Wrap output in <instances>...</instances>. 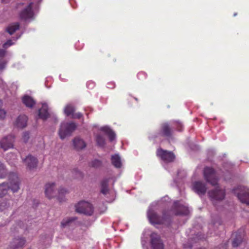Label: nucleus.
Here are the masks:
<instances>
[{
	"instance_id": "58836bf2",
	"label": "nucleus",
	"mask_w": 249,
	"mask_h": 249,
	"mask_svg": "<svg viewBox=\"0 0 249 249\" xmlns=\"http://www.w3.org/2000/svg\"><path fill=\"white\" fill-rule=\"evenodd\" d=\"M6 65V62L4 61H2L0 62V70L2 71L5 69Z\"/></svg>"
},
{
	"instance_id": "412c9836",
	"label": "nucleus",
	"mask_w": 249,
	"mask_h": 249,
	"mask_svg": "<svg viewBox=\"0 0 249 249\" xmlns=\"http://www.w3.org/2000/svg\"><path fill=\"white\" fill-rule=\"evenodd\" d=\"M25 244V240L23 238H15L11 242L10 247L13 249L22 247Z\"/></svg>"
},
{
	"instance_id": "4468645a",
	"label": "nucleus",
	"mask_w": 249,
	"mask_h": 249,
	"mask_svg": "<svg viewBox=\"0 0 249 249\" xmlns=\"http://www.w3.org/2000/svg\"><path fill=\"white\" fill-rule=\"evenodd\" d=\"M10 184H9L10 189L13 192H17L19 189V180L17 175L12 174L10 176Z\"/></svg>"
},
{
	"instance_id": "a19ab883",
	"label": "nucleus",
	"mask_w": 249,
	"mask_h": 249,
	"mask_svg": "<svg viewBox=\"0 0 249 249\" xmlns=\"http://www.w3.org/2000/svg\"><path fill=\"white\" fill-rule=\"evenodd\" d=\"M5 52L3 49H0V57H2L4 55Z\"/></svg>"
},
{
	"instance_id": "a18cd8bd",
	"label": "nucleus",
	"mask_w": 249,
	"mask_h": 249,
	"mask_svg": "<svg viewBox=\"0 0 249 249\" xmlns=\"http://www.w3.org/2000/svg\"><path fill=\"white\" fill-rule=\"evenodd\" d=\"M236 15H237V13H234V15H233L234 16H236Z\"/></svg>"
},
{
	"instance_id": "9b49d317",
	"label": "nucleus",
	"mask_w": 249,
	"mask_h": 249,
	"mask_svg": "<svg viewBox=\"0 0 249 249\" xmlns=\"http://www.w3.org/2000/svg\"><path fill=\"white\" fill-rule=\"evenodd\" d=\"M193 190L199 195H203L207 191L206 185L201 181L194 182L192 184Z\"/></svg>"
},
{
	"instance_id": "5701e85b",
	"label": "nucleus",
	"mask_w": 249,
	"mask_h": 249,
	"mask_svg": "<svg viewBox=\"0 0 249 249\" xmlns=\"http://www.w3.org/2000/svg\"><path fill=\"white\" fill-rule=\"evenodd\" d=\"M100 130L104 132L108 136L110 142L113 141L116 138V134L109 127L107 126L101 127Z\"/></svg>"
},
{
	"instance_id": "20e7f679",
	"label": "nucleus",
	"mask_w": 249,
	"mask_h": 249,
	"mask_svg": "<svg viewBox=\"0 0 249 249\" xmlns=\"http://www.w3.org/2000/svg\"><path fill=\"white\" fill-rule=\"evenodd\" d=\"M225 189L218 186L208 192L209 196L213 203L215 201H220L223 200L225 197Z\"/></svg>"
},
{
	"instance_id": "c756f323",
	"label": "nucleus",
	"mask_w": 249,
	"mask_h": 249,
	"mask_svg": "<svg viewBox=\"0 0 249 249\" xmlns=\"http://www.w3.org/2000/svg\"><path fill=\"white\" fill-rule=\"evenodd\" d=\"M108 182L107 178L104 179L101 182V193L104 195H107L108 192Z\"/></svg>"
},
{
	"instance_id": "4be33fe9",
	"label": "nucleus",
	"mask_w": 249,
	"mask_h": 249,
	"mask_svg": "<svg viewBox=\"0 0 249 249\" xmlns=\"http://www.w3.org/2000/svg\"><path fill=\"white\" fill-rule=\"evenodd\" d=\"M159 135L165 137H170L171 136V130L168 124L164 123L162 124L161 130Z\"/></svg>"
},
{
	"instance_id": "6ab92c4d",
	"label": "nucleus",
	"mask_w": 249,
	"mask_h": 249,
	"mask_svg": "<svg viewBox=\"0 0 249 249\" xmlns=\"http://www.w3.org/2000/svg\"><path fill=\"white\" fill-rule=\"evenodd\" d=\"M73 145L77 150H81L86 147V142L81 138L77 137L73 140Z\"/></svg>"
},
{
	"instance_id": "7c9ffc66",
	"label": "nucleus",
	"mask_w": 249,
	"mask_h": 249,
	"mask_svg": "<svg viewBox=\"0 0 249 249\" xmlns=\"http://www.w3.org/2000/svg\"><path fill=\"white\" fill-rule=\"evenodd\" d=\"M11 206V202L9 200H2L0 201V210L2 211Z\"/></svg>"
},
{
	"instance_id": "473e14b6",
	"label": "nucleus",
	"mask_w": 249,
	"mask_h": 249,
	"mask_svg": "<svg viewBox=\"0 0 249 249\" xmlns=\"http://www.w3.org/2000/svg\"><path fill=\"white\" fill-rule=\"evenodd\" d=\"M7 170L4 164H0V178H4L7 175Z\"/></svg>"
},
{
	"instance_id": "39448f33",
	"label": "nucleus",
	"mask_w": 249,
	"mask_h": 249,
	"mask_svg": "<svg viewBox=\"0 0 249 249\" xmlns=\"http://www.w3.org/2000/svg\"><path fill=\"white\" fill-rule=\"evenodd\" d=\"M205 180L213 186L217 185L218 177L214 170L210 167H205L203 171Z\"/></svg>"
},
{
	"instance_id": "ea45409f",
	"label": "nucleus",
	"mask_w": 249,
	"mask_h": 249,
	"mask_svg": "<svg viewBox=\"0 0 249 249\" xmlns=\"http://www.w3.org/2000/svg\"><path fill=\"white\" fill-rule=\"evenodd\" d=\"M177 129L178 131H181L182 130V124L178 122H177Z\"/></svg>"
},
{
	"instance_id": "0eeeda50",
	"label": "nucleus",
	"mask_w": 249,
	"mask_h": 249,
	"mask_svg": "<svg viewBox=\"0 0 249 249\" xmlns=\"http://www.w3.org/2000/svg\"><path fill=\"white\" fill-rule=\"evenodd\" d=\"M14 140V137L12 135H9L3 137L0 140V148L4 151L13 148Z\"/></svg>"
},
{
	"instance_id": "aec40b11",
	"label": "nucleus",
	"mask_w": 249,
	"mask_h": 249,
	"mask_svg": "<svg viewBox=\"0 0 249 249\" xmlns=\"http://www.w3.org/2000/svg\"><path fill=\"white\" fill-rule=\"evenodd\" d=\"M38 117L39 118L45 120L49 116L48 111V106L46 103L42 104V107L38 110Z\"/></svg>"
},
{
	"instance_id": "bb28decb",
	"label": "nucleus",
	"mask_w": 249,
	"mask_h": 249,
	"mask_svg": "<svg viewBox=\"0 0 249 249\" xmlns=\"http://www.w3.org/2000/svg\"><path fill=\"white\" fill-rule=\"evenodd\" d=\"M9 189L10 187L8 183L3 182L0 184V197L7 194Z\"/></svg>"
},
{
	"instance_id": "2f4dec72",
	"label": "nucleus",
	"mask_w": 249,
	"mask_h": 249,
	"mask_svg": "<svg viewBox=\"0 0 249 249\" xmlns=\"http://www.w3.org/2000/svg\"><path fill=\"white\" fill-rule=\"evenodd\" d=\"M73 107L71 105H68L65 108L64 112L67 116L72 115L74 111Z\"/></svg>"
},
{
	"instance_id": "f257e3e1",
	"label": "nucleus",
	"mask_w": 249,
	"mask_h": 249,
	"mask_svg": "<svg viewBox=\"0 0 249 249\" xmlns=\"http://www.w3.org/2000/svg\"><path fill=\"white\" fill-rule=\"evenodd\" d=\"M170 202V198L166 196L162 197L160 200L153 202L149 207L147 212V216L152 224H163L169 219V216L166 215L165 212L163 213L162 217H160L157 213L158 207L167 205Z\"/></svg>"
},
{
	"instance_id": "b1692460",
	"label": "nucleus",
	"mask_w": 249,
	"mask_h": 249,
	"mask_svg": "<svg viewBox=\"0 0 249 249\" xmlns=\"http://www.w3.org/2000/svg\"><path fill=\"white\" fill-rule=\"evenodd\" d=\"M22 102L26 106L29 107H32L36 103L34 100L28 95H25L22 98Z\"/></svg>"
},
{
	"instance_id": "37998d69",
	"label": "nucleus",
	"mask_w": 249,
	"mask_h": 249,
	"mask_svg": "<svg viewBox=\"0 0 249 249\" xmlns=\"http://www.w3.org/2000/svg\"><path fill=\"white\" fill-rule=\"evenodd\" d=\"M2 106V102L1 100H0V107H1Z\"/></svg>"
},
{
	"instance_id": "c85d7f7f",
	"label": "nucleus",
	"mask_w": 249,
	"mask_h": 249,
	"mask_svg": "<svg viewBox=\"0 0 249 249\" xmlns=\"http://www.w3.org/2000/svg\"><path fill=\"white\" fill-rule=\"evenodd\" d=\"M67 193V191L63 188H60L57 191L56 196L57 199L59 200L60 202H63L65 201V197L64 196L65 194Z\"/></svg>"
},
{
	"instance_id": "7ed1b4c3",
	"label": "nucleus",
	"mask_w": 249,
	"mask_h": 249,
	"mask_svg": "<svg viewBox=\"0 0 249 249\" xmlns=\"http://www.w3.org/2000/svg\"><path fill=\"white\" fill-rule=\"evenodd\" d=\"M76 124L73 123H62L59 131V135L61 139H65L67 136L70 135L75 129Z\"/></svg>"
},
{
	"instance_id": "9d476101",
	"label": "nucleus",
	"mask_w": 249,
	"mask_h": 249,
	"mask_svg": "<svg viewBox=\"0 0 249 249\" xmlns=\"http://www.w3.org/2000/svg\"><path fill=\"white\" fill-rule=\"evenodd\" d=\"M150 243L153 249H163L164 246L160 235L155 232L150 235Z\"/></svg>"
},
{
	"instance_id": "a878e982",
	"label": "nucleus",
	"mask_w": 249,
	"mask_h": 249,
	"mask_svg": "<svg viewBox=\"0 0 249 249\" xmlns=\"http://www.w3.org/2000/svg\"><path fill=\"white\" fill-rule=\"evenodd\" d=\"M95 137L97 145L100 147H103L106 144L105 137L100 133L95 134Z\"/></svg>"
},
{
	"instance_id": "423d86ee",
	"label": "nucleus",
	"mask_w": 249,
	"mask_h": 249,
	"mask_svg": "<svg viewBox=\"0 0 249 249\" xmlns=\"http://www.w3.org/2000/svg\"><path fill=\"white\" fill-rule=\"evenodd\" d=\"M234 193L242 203L249 205V190L239 186L233 189Z\"/></svg>"
},
{
	"instance_id": "c03bdc74",
	"label": "nucleus",
	"mask_w": 249,
	"mask_h": 249,
	"mask_svg": "<svg viewBox=\"0 0 249 249\" xmlns=\"http://www.w3.org/2000/svg\"><path fill=\"white\" fill-rule=\"evenodd\" d=\"M141 74V73H138V76L139 77Z\"/></svg>"
},
{
	"instance_id": "79ce46f5",
	"label": "nucleus",
	"mask_w": 249,
	"mask_h": 249,
	"mask_svg": "<svg viewBox=\"0 0 249 249\" xmlns=\"http://www.w3.org/2000/svg\"><path fill=\"white\" fill-rule=\"evenodd\" d=\"M109 85H110L109 84H108V86H107L108 88H113L114 87V84L113 83L112 84V87H110Z\"/></svg>"
},
{
	"instance_id": "c9c22d12",
	"label": "nucleus",
	"mask_w": 249,
	"mask_h": 249,
	"mask_svg": "<svg viewBox=\"0 0 249 249\" xmlns=\"http://www.w3.org/2000/svg\"><path fill=\"white\" fill-rule=\"evenodd\" d=\"M14 44V42H12V41L10 39L8 40L3 45V47L4 48L6 49L8 48L9 47L11 46Z\"/></svg>"
},
{
	"instance_id": "393cba45",
	"label": "nucleus",
	"mask_w": 249,
	"mask_h": 249,
	"mask_svg": "<svg viewBox=\"0 0 249 249\" xmlns=\"http://www.w3.org/2000/svg\"><path fill=\"white\" fill-rule=\"evenodd\" d=\"M111 163L116 168H120L122 166L121 158L118 154L112 155L111 158Z\"/></svg>"
},
{
	"instance_id": "a211bd4d",
	"label": "nucleus",
	"mask_w": 249,
	"mask_h": 249,
	"mask_svg": "<svg viewBox=\"0 0 249 249\" xmlns=\"http://www.w3.org/2000/svg\"><path fill=\"white\" fill-rule=\"evenodd\" d=\"M27 117L24 115H19L14 123V125L19 128H23L27 125Z\"/></svg>"
},
{
	"instance_id": "4c0bfd02",
	"label": "nucleus",
	"mask_w": 249,
	"mask_h": 249,
	"mask_svg": "<svg viewBox=\"0 0 249 249\" xmlns=\"http://www.w3.org/2000/svg\"><path fill=\"white\" fill-rule=\"evenodd\" d=\"M82 114L80 112H77L75 113H73V114H72V115L71 116V118L73 119H79L82 117Z\"/></svg>"
},
{
	"instance_id": "6e6552de",
	"label": "nucleus",
	"mask_w": 249,
	"mask_h": 249,
	"mask_svg": "<svg viewBox=\"0 0 249 249\" xmlns=\"http://www.w3.org/2000/svg\"><path fill=\"white\" fill-rule=\"evenodd\" d=\"M157 155L166 163L173 161L175 158V155L172 152L164 150L161 148L157 150Z\"/></svg>"
},
{
	"instance_id": "e433bc0d",
	"label": "nucleus",
	"mask_w": 249,
	"mask_h": 249,
	"mask_svg": "<svg viewBox=\"0 0 249 249\" xmlns=\"http://www.w3.org/2000/svg\"><path fill=\"white\" fill-rule=\"evenodd\" d=\"M22 139L24 142H27L29 139V133L27 132H24L23 135Z\"/></svg>"
},
{
	"instance_id": "ddd939ff",
	"label": "nucleus",
	"mask_w": 249,
	"mask_h": 249,
	"mask_svg": "<svg viewBox=\"0 0 249 249\" xmlns=\"http://www.w3.org/2000/svg\"><path fill=\"white\" fill-rule=\"evenodd\" d=\"M23 161L27 167L30 170L36 168L38 163V160L37 158L31 155H29L25 159H23Z\"/></svg>"
},
{
	"instance_id": "f03ea898",
	"label": "nucleus",
	"mask_w": 249,
	"mask_h": 249,
	"mask_svg": "<svg viewBox=\"0 0 249 249\" xmlns=\"http://www.w3.org/2000/svg\"><path fill=\"white\" fill-rule=\"evenodd\" d=\"M75 211L79 213L87 215H91L94 211L92 205L88 201H81L75 205Z\"/></svg>"
},
{
	"instance_id": "49530a36",
	"label": "nucleus",
	"mask_w": 249,
	"mask_h": 249,
	"mask_svg": "<svg viewBox=\"0 0 249 249\" xmlns=\"http://www.w3.org/2000/svg\"><path fill=\"white\" fill-rule=\"evenodd\" d=\"M18 37H17V38L15 39V40H16L17 39H18Z\"/></svg>"
},
{
	"instance_id": "1a4fd4ad",
	"label": "nucleus",
	"mask_w": 249,
	"mask_h": 249,
	"mask_svg": "<svg viewBox=\"0 0 249 249\" xmlns=\"http://www.w3.org/2000/svg\"><path fill=\"white\" fill-rule=\"evenodd\" d=\"M173 213L175 215H186L189 213V210L185 205L179 201H176L174 205Z\"/></svg>"
},
{
	"instance_id": "cd10ccee",
	"label": "nucleus",
	"mask_w": 249,
	"mask_h": 249,
	"mask_svg": "<svg viewBox=\"0 0 249 249\" xmlns=\"http://www.w3.org/2000/svg\"><path fill=\"white\" fill-rule=\"evenodd\" d=\"M19 24L18 23H14L10 24L7 28L6 31L10 34H13L17 30H18Z\"/></svg>"
},
{
	"instance_id": "f3484780",
	"label": "nucleus",
	"mask_w": 249,
	"mask_h": 249,
	"mask_svg": "<svg viewBox=\"0 0 249 249\" xmlns=\"http://www.w3.org/2000/svg\"><path fill=\"white\" fill-rule=\"evenodd\" d=\"M77 217L75 216L67 217L64 218L61 222V228H69L75 226L77 222Z\"/></svg>"
},
{
	"instance_id": "72a5a7b5",
	"label": "nucleus",
	"mask_w": 249,
	"mask_h": 249,
	"mask_svg": "<svg viewBox=\"0 0 249 249\" xmlns=\"http://www.w3.org/2000/svg\"><path fill=\"white\" fill-rule=\"evenodd\" d=\"M101 161L98 160H94L90 163V166L94 168H98L101 166Z\"/></svg>"
},
{
	"instance_id": "2eb2a0df",
	"label": "nucleus",
	"mask_w": 249,
	"mask_h": 249,
	"mask_svg": "<svg viewBox=\"0 0 249 249\" xmlns=\"http://www.w3.org/2000/svg\"><path fill=\"white\" fill-rule=\"evenodd\" d=\"M33 2H31L25 8H24L20 13L21 18L23 19H28L31 18L33 17V12L32 11Z\"/></svg>"
},
{
	"instance_id": "dca6fc26",
	"label": "nucleus",
	"mask_w": 249,
	"mask_h": 249,
	"mask_svg": "<svg viewBox=\"0 0 249 249\" xmlns=\"http://www.w3.org/2000/svg\"><path fill=\"white\" fill-rule=\"evenodd\" d=\"M244 235V231L243 230H240L233 234L232 244L233 247H237L242 243L243 241Z\"/></svg>"
},
{
	"instance_id": "f8f14e48",
	"label": "nucleus",
	"mask_w": 249,
	"mask_h": 249,
	"mask_svg": "<svg viewBox=\"0 0 249 249\" xmlns=\"http://www.w3.org/2000/svg\"><path fill=\"white\" fill-rule=\"evenodd\" d=\"M45 193L46 196L49 198L56 196L57 190L55 183L54 182L47 183L45 185Z\"/></svg>"
},
{
	"instance_id": "f704fd0d",
	"label": "nucleus",
	"mask_w": 249,
	"mask_h": 249,
	"mask_svg": "<svg viewBox=\"0 0 249 249\" xmlns=\"http://www.w3.org/2000/svg\"><path fill=\"white\" fill-rule=\"evenodd\" d=\"M72 174L75 178H82L83 176V173L77 169H73Z\"/></svg>"
}]
</instances>
